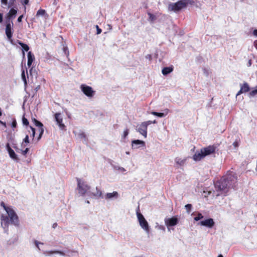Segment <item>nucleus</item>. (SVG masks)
Masks as SVG:
<instances>
[{
	"instance_id": "052dcab7",
	"label": "nucleus",
	"mask_w": 257,
	"mask_h": 257,
	"mask_svg": "<svg viewBox=\"0 0 257 257\" xmlns=\"http://www.w3.org/2000/svg\"><path fill=\"white\" fill-rule=\"evenodd\" d=\"M217 257H223L222 254H219Z\"/></svg>"
},
{
	"instance_id": "7c9ffc66",
	"label": "nucleus",
	"mask_w": 257,
	"mask_h": 257,
	"mask_svg": "<svg viewBox=\"0 0 257 257\" xmlns=\"http://www.w3.org/2000/svg\"><path fill=\"white\" fill-rule=\"evenodd\" d=\"M129 133V130L128 128H126L123 133V135L122 136V139H124L128 136Z\"/></svg>"
},
{
	"instance_id": "20e7f679",
	"label": "nucleus",
	"mask_w": 257,
	"mask_h": 257,
	"mask_svg": "<svg viewBox=\"0 0 257 257\" xmlns=\"http://www.w3.org/2000/svg\"><path fill=\"white\" fill-rule=\"evenodd\" d=\"M77 189L79 193L84 196L86 193L88 192L90 189V187L86 183V182L82 181L80 179L77 178Z\"/></svg>"
},
{
	"instance_id": "412c9836",
	"label": "nucleus",
	"mask_w": 257,
	"mask_h": 257,
	"mask_svg": "<svg viewBox=\"0 0 257 257\" xmlns=\"http://www.w3.org/2000/svg\"><path fill=\"white\" fill-rule=\"evenodd\" d=\"M175 162L177 164L181 166L184 165V164H185L186 162V159H181V158L177 157L175 158Z\"/></svg>"
},
{
	"instance_id": "a19ab883",
	"label": "nucleus",
	"mask_w": 257,
	"mask_h": 257,
	"mask_svg": "<svg viewBox=\"0 0 257 257\" xmlns=\"http://www.w3.org/2000/svg\"><path fill=\"white\" fill-rule=\"evenodd\" d=\"M1 2L3 5H4L5 6H8V7H9L8 0H1Z\"/></svg>"
},
{
	"instance_id": "7ed1b4c3",
	"label": "nucleus",
	"mask_w": 257,
	"mask_h": 257,
	"mask_svg": "<svg viewBox=\"0 0 257 257\" xmlns=\"http://www.w3.org/2000/svg\"><path fill=\"white\" fill-rule=\"evenodd\" d=\"M228 177H223L215 183V187L217 191H225L230 185Z\"/></svg>"
},
{
	"instance_id": "473e14b6",
	"label": "nucleus",
	"mask_w": 257,
	"mask_h": 257,
	"mask_svg": "<svg viewBox=\"0 0 257 257\" xmlns=\"http://www.w3.org/2000/svg\"><path fill=\"white\" fill-rule=\"evenodd\" d=\"M96 192L93 193V195L97 197H100L102 194L101 191L100 190H98L97 187L96 188Z\"/></svg>"
},
{
	"instance_id": "13d9d810",
	"label": "nucleus",
	"mask_w": 257,
	"mask_h": 257,
	"mask_svg": "<svg viewBox=\"0 0 257 257\" xmlns=\"http://www.w3.org/2000/svg\"><path fill=\"white\" fill-rule=\"evenodd\" d=\"M29 50V49H22L23 53H24L25 51H26V52L28 51Z\"/></svg>"
},
{
	"instance_id": "8fccbe9b",
	"label": "nucleus",
	"mask_w": 257,
	"mask_h": 257,
	"mask_svg": "<svg viewBox=\"0 0 257 257\" xmlns=\"http://www.w3.org/2000/svg\"><path fill=\"white\" fill-rule=\"evenodd\" d=\"M23 18V15H22L20 16L18 18V22H22V20Z\"/></svg>"
},
{
	"instance_id": "de8ad7c7",
	"label": "nucleus",
	"mask_w": 257,
	"mask_h": 257,
	"mask_svg": "<svg viewBox=\"0 0 257 257\" xmlns=\"http://www.w3.org/2000/svg\"><path fill=\"white\" fill-rule=\"evenodd\" d=\"M53 252L60 254L62 255H65V253L61 251L56 250V251H53Z\"/></svg>"
},
{
	"instance_id": "c756f323",
	"label": "nucleus",
	"mask_w": 257,
	"mask_h": 257,
	"mask_svg": "<svg viewBox=\"0 0 257 257\" xmlns=\"http://www.w3.org/2000/svg\"><path fill=\"white\" fill-rule=\"evenodd\" d=\"M203 218V216L202 215V214L200 213H198L197 215L194 217V220L195 221H198Z\"/></svg>"
},
{
	"instance_id": "3c124183",
	"label": "nucleus",
	"mask_w": 257,
	"mask_h": 257,
	"mask_svg": "<svg viewBox=\"0 0 257 257\" xmlns=\"http://www.w3.org/2000/svg\"><path fill=\"white\" fill-rule=\"evenodd\" d=\"M3 20V14L0 13V23H2Z\"/></svg>"
},
{
	"instance_id": "c03bdc74",
	"label": "nucleus",
	"mask_w": 257,
	"mask_h": 257,
	"mask_svg": "<svg viewBox=\"0 0 257 257\" xmlns=\"http://www.w3.org/2000/svg\"><path fill=\"white\" fill-rule=\"evenodd\" d=\"M17 126V121L15 119H14L12 122V127L13 128H15Z\"/></svg>"
},
{
	"instance_id": "aec40b11",
	"label": "nucleus",
	"mask_w": 257,
	"mask_h": 257,
	"mask_svg": "<svg viewBox=\"0 0 257 257\" xmlns=\"http://www.w3.org/2000/svg\"><path fill=\"white\" fill-rule=\"evenodd\" d=\"M118 195V193L116 191H114L112 193H108L106 194V199H111L113 197L117 198Z\"/></svg>"
},
{
	"instance_id": "5fc2aeb1",
	"label": "nucleus",
	"mask_w": 257,
	"mask_h": 257,
	"mask_svg": "<svg viewBox=\"0 0 257 257\" xmlns=\"http://www.w3.org/2000/svg\"><path fill=\"white\" fill-rule=\"evenodd\" d=\"M107 26L108 27V29H109V31L112 30V26L108 24Z\"/></svg>"
},
{
	"instance_id": "1a4fd4ad",
	"label": "nucleus",
	"mask_w": 257,
	"mask_h": 257,
	"mask_svg": "<svg viewBox=\"0 0 257 257\" xmlns=\"http://www.w3.org/2000/svg\"><path fill=\"white\" fill-rule=\"evenodd\" d=\"M214 221L212 218L207 219L206 220L200 221V224L202 226L212 228L214 225Z\"/></svg>"
},
{
	"instance_id": "423d86ee",
	"label": "nucleus",
	"mask_w": 257,
	"mask_h": 257,
	"mask_svg": "<svg viewBox=\"0 0 257 257\" xmlns=\"http://www.w3.org/2000/svg\"><path fill=\"white\" fill-rule=\"evenodd\" d=\"M80 89L83 93L88 97H92L94 95L95 91L89 86L82 84L80 86Z\"/></svg>"
},
{
	"instance_id": "cd10ccee",
	"label": "nucleus",
	"mask_w": 257,
	"mask_h": 257,
	"mask_svg": "<svg viewBox=\"0 0 257 257\" xmlns=\"http://www.w3.org/2000/svg\"><path fill=\"white\" fill-rule=\"evenodd\" d=\"M29 143V139L28 135H26L22 143V145L24 147L26 146L27 144Z\"/></svg>"
},
{
	"instance_id": "5701e85b",
	"label": "nucleus",
	"mask_w": 257,
	"mask_h": 257,
	"mask_svg": "<svg viewBox=\"0 0 257 257\" xmlns=\"http://www.w3.org/2000/svg\"><path fill=\"white\" fill-rule=\"evenodd\" d=\"M145 145V142L143 141H141L139 140H136L132 141V146L134 147V145Z\"/></svg>"
},
{
	"instance_id": "4d7b16f0",
	"label": "nucleus",
	"mask_w": 257,
	"mask_h": 257,
	"mask_svg": "<svg viewBox=\"0 0 257 257\" xmlns=\"http://www.w3.org/2000/svg\"><path fill=\"white\" fill-rule=\"evenodd\" d=\"M57 225V224L56 223H55L53 224V227L55 228V227H56Z\"/></svg>"
},
{
	"instance_id": "72a5a7b5",
	"label": "nucleus",
	"mask_w": 257,
	"mask_h": 257,
	"mask_svg": "<svg viewBox=\"0 0 257 257\" xmlns=\"http://www.w3.org/2000/svg\"><path fill=\"white\" fill-rule=\"evenodd\" d=\"M23 123L24 125H28L29 124L28 120L24 116L22 118Z\"/></svg>"
},
{
	"instance_id": "6e6552de",
	"label": "nucleus",
	"mask_w": 257,
	"mask_h": 257,
	"mask_svg": "<svg viewBox=\"0 0 257 257\" xmlns=\"http://www.w3.org/2000/svg\"><path fill=\"white\" fill-rule=\"evenodd\" d=\"M147 128L148 126L144 122L141 123L140 125L138 131L145 138L147 136Z\"/></svg>"
},
{
	"instance_id": "4be33fe9",
	"label": "nucleus",
	"mask_w": 257,
	"mask_h": 257,
	"mask_svg": "<svg viewBox=\"0 0 257 257\" xmlns=\"http://www.w3.org/2000/svg\"><path fill=\"white\" fill-rule=\"evenodd\" d=\"M38 131L39 132V135L38 137L37 141H39L41 138H42V136L44 133V128L43 126H38Z\"/></svg>"
},
{
	"instance_id": "2eb2a0df",
	"label": "nucleus",
	"mask_w": 257,
	"mask_h": 257,
	"mask_svg": "<svg viewBox=\"0 0 257 257\" xmlns=\"http://www.w3.org/2000/svg\"><path fill=\"white\" fill-rule=\"evenodd\" d=\"M205 157L204 156L203 153L200 150V152H196L193 156V159L195 161H199Z\"/></svg>"
},
{
	"instance_id": "49530a36",
	"label": "nucleus",
	"mask_w": 257,
	"mask_h": 257,
	"mask_svg": "<svg viewBox=\"0 0 257 257\" xmlns=\"http://www.w3.org/2000/svg\"><path fill=\"white\" fill-rule=\"evenodd\" d=\"M233 145L235 148H237L239 146V142L238 141H235L233 142Z\"/></svg>"
},
{
	"instance_id": "a211bd4d",
	"label": "nucleus",
	"mask_w": 257,
	"mask_h": 257,
	"mask_svg": "<svg viewBox=\"0 0 257 257\" xmlns=\"http://www.w3.org/2000/svg\"><path fill=\"white\" fill-rule=\"evenodd\" d=\"M173 69L174 67L173 66L164 67L162 70V73L164 75H167L171 73L173 71Z\"/></svg>"
},
{
	"instance_id": "6ab92c4d",
	"label": "nucleus",
	"mask_w": 257,
	"mask_h": 257,
	"mask_svg": "<svg viewBox=\"0 0 257 257\" xmlns=\"http://www.w3.org/2000/svg\"><path fill=\"white\" fill-rule=\"evenodd\" d=\"M17 13V10L13 9V8L11 9L8 14V19H11L15 18L16 16Z\"/></svg>"
},
{
	"instance_id": "dca6fc26",
	"label": "nucleus",
	"mask_w": 257,
	"mask_h": 257,
	"mask_svg": "<svg viewBox=\"0 0 257 257\" xmlns=\"http://www.w3.org/2000/svg\"><path fill=\"white\" fill-rule=\"evenodd\" d=\"M6 34L8 38L10 40L12 37V32L11 29V25L10 23H7L6 28Z\"/></svg>"
},
{
	"instance_id": "bb28decb",
	"label": "nucleus",
	"mask_w": 257,
	"mask_h": 257,
	"mask_svg": "<svg viewBox=\"0 0 257 257\" xmlns=\"http://www.w3.org/2000/svg\"><path fill=\"white\" fill-rule=\"evenodd\" d=\"M17 151L19 153H21L23 155L25 156L29 151V149L27 148L25 150L19 149V150H17Z\"/></svg>"
},
{
	"instance_id": "39448f33",
	"label": "nucleus",
	"mask_w": 257,
	"mask_h": 257,
	"mask_svg": "<svg viewBox=\"0 0 257 257\" xmlns=\"http://www.w3.org/2000/svg\"><path fill=\"white\" fill-rule=\"evenodd\" d=\"M137 215L140 225L147 232L149 231V226L147 221L146 220L143 214L140 212L139 208L137 211Z\"/></svg>"
},
{
	"instance_id": "bf43d9fd",
	"label": "nucleus",
	"mask_w": 257,
	"mask_h": 257,
	"mask_svg": "<svg viewBox=\"0 0 257 257\" xmlns=\"http://www.w3.org/2000/svg\"><path fill=\"white\" fill-rule=\"evenodd\" d=\"M63 50H64V53H65V54H66V52H67V50H68V49H63Z\"/></svg>"
},
{
	"instance_id": "58836bf2",
	"label": "nucleus",
	"mask_w": 257,
	"mask_h": 257,
	"mask_svg": "<svg viewBox=\"0 0 257 257\" xmlns=\"http://www.w3.org/2000/svg\"><path fill=\"white\" fill-rule=\"evenodd\" d=\"M29 127L32 131V136L33 137V139H34L35 135V129L32 126H30Z\"/></svg>"
},
{
	"instance_id": "c85d7f7f",
	"label": "nucleus",
	"mask_w": 257,
	"mask_h": 257,
	"mask_svg": "<svg viewBox=\"0 0 257 257\" xmlns=\"http://www.w3.org/2000/svg\"><path fill=\"white\" fill-rule=\"evenodd\" d=\"M46 14V11L44 10L40 9L37 12V16H44Z\"/></svg>"
},
{
	"instance_id": "f257e3e1",
	"label": "nucleus",
	"mask_w": 257,
	"mask_h": 257,
	"mask_svg": "<svg viewBox=\"0 0 257 257\" xmlns=\"http://www.w3.org/2000/svg\"><path fill=\"white\" fill-rule=\"evenodd\" d=\"M197 0H180L175 3H170L168 5V10L177 13L186 8L188 5H194Z\"/></svg>"
},
{
	"instance_id": "0eeeda50",
	"label": "nucleus",
	"mask_w": 257,
	"mask_h": 257,
	"mask_svg": "<svg viewBox=\"0 0 257 257\" xmlns=\"http://www.w3.org/2000/svg\"><path fill=\"white\" fill-rule=\"evenodd\" d=\"M216 147L213 145L209 146L201 149L204 157L214 153Z\"/></svg>"
},
{
	"instance_id": "6e6d98bb",
	"label": "nucleus",
	"mask_w": 257,
	"mask_h": 257,
	"mask_svg": "<svg viewBox=\"0 0 257 257\" xmlns=\"http://www.w3.org/2000/svg\"><path fill=\"white\" fill-rule=\"evenodd\" d=\"M248 66H250L251 65V60H249L248 62Z\"/></svg>"
},
{
	"instance_id": "864d4df0",
	"label": "nucleus",
	"mask_w": 257,
	"mask_h": 257,
	"mask_svg": "<svg viewBox=\"0 0 257 257\" xmlns=\"http://www.w3.org/2000/svg\"><path fill=\"white\" fill-rule=\"evenodd\" d=\"M35 244H36V246H37L38 248H39V246H38V245H39V243H40V242H38V241H37V240H36V241H35Z\"/></svg>"
},
{
	"instance_id": "f8f14e48",
	"label": "nucleus",
	"mask_w": 257,
	"mask_h": 257,
	"mask_svg": "<svg viewBox=\"0 0 257 257\" xmlns=\"http://www.w3.org/2000/svg\"><path fill=\"white\" fill-rule=\"evenodd\" d=\"M6 148L9 152L10 157L13 160L18 161L19 159L18 158L17 155L16 154L14 151L11 148L10 144L9 143H8L6 145Z\"/></svg>"
},
{
	"instance_id": "ea45409f",
	"label": "nucleus",
	"mask_w": 257,
	"mask_h": 257,
	"mask_svg": "<svg viewBox=\"0 0 257 257\" xmlns=\"http://www.w3.org/2000/svg\"><path fill=\"white\" fill-rule=\"evenodd\" d=\"M18 43H19V44L20 45H21L22 48H23V49L29 48V46L25 44H24V43H23L22 42H19Z\"/></svg>"
},
{
	"instance_id": "9b49d317",
	"label": "nucleus",
	"mask_w": 257,
	"mask_h": 257,
	"mask_svg": "<svg viewBox=\"0 0 257 257\" xmlns=\"http://www.w3.org/2000/svg\"><path fill=\"white\" fill-rule=\"evenodd\" d=\"M165 222L167 226H173L178 223V220L176 217H172L170 218L166 219Z\"/></svg>"
},
{
	"instance_id": "f3484780",
	"label": "nucleus",
	"mask_w": 257,
	"mask_h": 257,
	"mask_svg": "<svg viewBox=\"0 0 257 257\" xmlns=\"http://www.w3.org/2000/svg\"><path fill=\"white\" fill-rule=\"evenodd\" d=\"M35 60V56L31 52H29L28 53V63L27 65L29 67H30L32 65V63Z\"/></svg>"
},
{
	"instance_id": "ddd939ff",
	"label": "nucleus",
	"mask_w": 257,
	"mask_h": 257,
	"mask_svg": "<svg viewBox=\"0 0 257 257\" xmlns=\"http://www.w3.org/2000/svg\"><path fill=\"white\" fill-rule=\"evenodd\" d=\"M55 118L56 121H57V124L59 125V127L61 129H64L65 127L64 123H62L63 119L61 117V114L60 113H56L55 114Z\"/></svg>"
},
{
	"instance_id": "2f4dec72",
	"label": "nucleus",
	"mask_w": 257,
	"mask_h": 257,
	"mask_svg": "<svg viewBox=\"0 0 257 257\" xmlns=\"http://www.w3.org/2000/svg\"><path fill=\"white\" fill-rule=\"evenodd\" d=\"M185 209H186V211L187 212L190 213L191 211V210L192 209V205L190 204H186L185 206Z\"/></svg>"
},
{
	"instance_id": "79ce46f5",
	"label": "nucleus",
	"mask_w": 257,
	"mask_h": 257,
	"mask_svg": "<svg viewBox=\"0 0 257 257\" xmlns=\"http://www.w3.org/2000/svg\"><path fill=\"white\" fill-rule=\"evenodd\" d=\"M79 137L81 139H85L86 135L84 132H81L79 134Z\"/></svg>"
},
{
	"instance_id": "9d476101",
	"label": "nucleus",
	"mask_w": 257,
	"mask_h": 257,
	"mask_svg": "<svg viewBox=\"0 0 257 257\" xmlns=\"http://www.w3.org/2000/svg\"><path fill=\"white\" fill-rule=\"evenodd\" d=\"M250 87L246 82H244L242 84H240V89L237 93L236 96L239 95L241 93L247 92L249 91Z\"/></svg>"
},
{
	"instance_id": "b1692460",
	"label": "nucleus",
	"mask_w": 257,
	"mask_h": 257,
	"mask_svg": "<svg viewBox=\"0 0 257 257\" xmlns=\"http://www.w3.org/2000/svg\"><path fill=\"white\" fill-rule=\"evenodd\" d=\"M148 15L149 16V21L151 22H154L156 20V17L153 14L148 13Z\"/></svg>"
},
{
	"instance_id": "a878e982",
	"label": "nucleus",
	"mask_w": 257,
	"mask_h": 257,
	"mask_svg": "<svg viewBox=\"0 0 257 257\" xmlns=\"http://www.w3.org/2000/svg\"><path fill=\"white\" fill-rule=\"evenodd\" d=\"M32 120L36 126L38 127L39 126H43V123L40 121H38V120H37L36 118H32Z\"/></svg>"
},
{
	"instance_id": "4468645a",
	"label": "nucleus",
	"mask_w": 257,
	"mask_h": 257,
	"mask_svg": "<svg viewBox=\"0 0 257 257\" xmlns=\"http://www.w3.org/2000/svg\"><path fill=\"white\" fill-rule=\"evenodd\" d=\"M1 225L3 226L4 228L8 226L9 224V218L7 216L4 215V214H2L1 216Z\"/></svg>"
},
{
	"instance_id": "c9c22d12",
	"label": "nucleus",
	"mask_w": 257,
	"mask_h": 257,
	"mask_svg": "<svg viewBox=\"0 0 257 257\" xmlns=\"http://www.w3.org/2000/svg\"><path fill=\"white\" fill-rule=\"evenodd\" d=\"M22 78L23 80V81L24 82L25 85H27V80H26V76H25V72L23 70L22 73Z\"/></svg>"
},
{
	"instance_id": "a18cd8bd",
	"label": "nucleus",
	"mask_w": 257,
	"mask_h": 257,
	"mask_svg": "<svg viewBox=\"0 0 257 257\" xmlns=\"http://www.w3.org/2000/svg\"><path fill=\"white\" fill-rule=\"evenodd\" d=\"M96 28L97 30V34H100L102 32L101 29H100L97 25L96 26Z\"/></svg>"
},
{
	"instance_id": "393cba45",
	"label": "nucleus",
	"mask_w": 257,
	"mask_h": 257,
	"mask_svg": "<svg viewBox=\"0 0 257 257\" xmlns=\"http://www.w3.org/2000/svg\"><path fill=\"white\" fill-rule=\"evenodd\" d=\"M152 114H153L154 115H155V116H157L158 117H164L166 115L164 113L157 112H155V111L152 112Z\"/></svg>"
},
{
	"instance_id": "603ef678",
	"label": "nucleus",
	"mask_w": 257,
	"mask_h": 257,
	"mask_svg": "<svg viewBox=\"0 0 257 257\" xmlns=\"http://www.w3.org/2000/svg\"><path fill=\"white\" fill-rule=\"evenodd\" d=\"M146 58L148 59H149V60H151L152 59V56L151 55H148L147 56H146Z\"/></svg>"
},
{
	"instance_id": "f704fd0d",
	"label": "nucleus",
	"mask_w": 257,
	"mask_h": 257,
	"mask_svg": "<svg viewBox=\"0 0 257 257\" xmlns=\"http://www.w3.org/2000/svg\"><path fill=\"white\" fill-rule=\"evenodd\" d=\"M256 94H257V86L255 87V89L254 90H252L249 92V95L251 96H253L255 95Z\"/></svg>"
},
{
	"instance_id": "37998d69",
	"label": "nucleus",
	"mask_w": 257,
	"mask_h": 257,
	"mask_svg": "<svg viewBox=\"0 0 257 257\" xmlns=\"http://www.w3.org/2000/svg\"><path fill=\"white\" fill-rule=\"evenodd\" d=\"M29 0H20V2L23 5H26L29 3Z\"/></svg>"
},
{
	"instance_id": "4c0bfd02",
	"label": "nucleus",
	"mask_w": 257,
	"mask_h": 257,
	"mask_svg": "<svg viewBox=\"0 0 257 257\" xmlns=\"http://www.w3.org/2000/svg\"><path fill=\"white\" fill-rule=\"evenodd\" d=\"M16 0H9V8H11L14 6Z\"/></svg>"
},
{
	"instance_id": "f03ea898",
	"label": "nucleus",
	"mask_w": 257,
	"mask_h": 257,
	"mask_svg": "<svg viewBox=\"0 0 257 257\" xmlns=\"http://www.w3.org/2000/svg\"><path fill=\"white\" fill-rule=\"evenodd\" d=\"M1 205L7 212L10 217L11 223L15 225H18L19 218L15 211L11 207L7 206L4 202L1 203Z\"/></svg>"
},
{
	"instance_id": "09e8293b",
	"label": "nucleus",
	"mask_w": 257,
	"mask_h": 257,
	"mask_svg": "<svg viewBox=\"0 0 257 257\" xmlns=\"http://www.w3.org/2000/svg\"><path fill=\"white\" fill-rule=\"evenodd\" d=\"M252 35L255 37H257V29H255L253 31Z\"/></svg>"
},
{
	"instance_id": "e433bc0d",
	"label": "nucleus",
	"mask_w": 257,
	"mask_h": 257,
	"mask_svg": "<svg viewBox=\"0 0 257 257\" xmlns=\"http://www.w3.org/2000/svg\"><path fill=\"white\" fill-rule=\"evenodd\" d=\"M145 124H146V125H147V126L152 124V123H157V121L156 120H154V121H151V120H148V121H144V122Z\"/></svg>"
}]
</instances>
